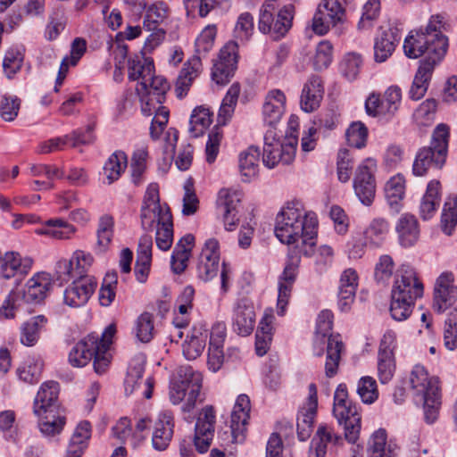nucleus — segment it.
Masks as SVG:
<instances>
[{
	"mask_svg": "<svg viewBox=\"0 0 457 457\" xmlns=\"http://www.w3.org/2000/svg\"><path fill=\"white\" fill-rule=\"evenodd\" d=\"M410 384L416 396L436 395L439 392L437 379L429 377L425 368L421 365L413 367L410 375Z\"/></svg>",
	"mask_w": 457,
	"mask_h": 457,
	"instance_id": "c85d7f7f",
	"label": "nucleus"
},
{
	"mask_svg": "<svg viewBox=\"0 0 457 457\" xmlns=\"http://www.w3.org/2000/svg\"><path fill=\"white\" fill-rule=\"evenodd\" d=\"M52 278L46 272L37 273L30 278L26 287L22 291H15L21 294V301L27 303H38L47 295L52 287Z\"/></svg>",
	"mask_w": 457,
	"mask_h": 457,
	"instance_id": "5701e85b",
	"label": "nucleus"
},
{
	"mask_svg": "<svg viewBox=\"0 0 457 457\" xmlns=\"http://www.w3.org/2000/svg\"><path fill=\"white\" fill-rule=\"evenodd\" d=\"M202 71V62L199 57H191L179 72L176 81L175 91L179 98L187 96L193 80L199 76Z\"/></svg>",
	"mask_w": 457,
	"mask_h": 457,
	"instance_id": "72a5a7b5",
	"label": "nucleus"
},
{
	"mask_svg": "<svg viewBox=\"0 0 457 457\" xmlns=\"http://www.w3.org/2000/svg\"><path fill=\"white\" fill-rule=\"evenodd\" d=\"M380 11L379 0H368L362 7V13L357 24L360 31L370 30L373 28Z\"/></svg>",
	"mask_w": 457,
	"mask_h": 457,
	"instance_id": "5fc2aeb1",
	"label": "nucleus"
},
{
	"mask_svg": "<svg viewBox=\"0 0 457 457\" xmlns=\"http://www.w3.org/2000/svg\"><path fill=\"white\" fill-rule=\"evenodd\" d=\"M156 235L155 242L157 247L162 251H167L170 248L173 242V222L171 212L164 213L155 218Z\"/></svg>",
	"mask_w": 457,
	"mask_h": 457,
	"instance_id": "ea45409f",
	"label": "nucleus"
},
{
	"mask_svg": "<svg viewBox=\"0 0 457 457\" xmlns=\"http://www.w3.org/2000/svg\"><path fill=\"white\" fill-rule=\"evenodd\" d=\"M423 283L415 269L410 264H402L395 272L391 291L390 313L394 320L403 321L411 314L415 302L421 298Z\"/></svg>",
	"mask_w": 457,
	"mask_h": 457,
	"instance_id": "7ed1b4c3",
	"label": "nucleus"
},
{
	"mask_svg": "<svg viewBox=\"0 0 457 457\" xmlns=\"http://www.w3.org/2000/svg\"><path fill=\"white\" fill-rule=\"evenodd\" d=\"M317 229L316 214L307 212L300 201H292L278 214L274 230L281 243L309 257L315 252Z\"/></svg>",
	"mask_w": 457,
	"mask_h": 457,
	"instance_id": "f03ea898",
	"label": "nucleus"
},
{
	"mask_svg": "<svg viewBox=\"0 0 457 457\" xmlns=\"http://www.w3.org/2000/svg\"><path fill=\"white\" fill-rule=\"evenodd\" d=\"M444 344L450 351L457 348V309L452 311L445 320Z\"/></svg>",
	"mask_w": 457,
	"mask_h": 457,
	"instance_id": "774afa93",
	"label": "nucleus"
},
{
	"mask_svg": "<svg viewBox=\"0 0 457 457\" xmlns=\"http://www.w3.org/2000/svg\"><path fill=\"white\" fill-rule=\"evenodd\" d=\"M128 164L127 155L122 151H116L110 155L104 165V175L106 177L107 183L112 184L118 180L122 172H124Z\"/></svg>",
	"mask_w": 457,
	"mask_h": 457,
	"instance_id": "49530a36",
	"label": "nucleus"
},
{
	"mask_svg": "<svg viewBox=\"0 0 457 457\" xmlns=\"http://www.w3.org/2000/svg\"><path fill=\"white\" fill-rule=\"evenodd\" d=\"M113 219L110 215L105 214L99 219L96 231V250L99 253L105 252L110 245L113 236Z\"/></svg>",
	"mask_w": 457,
	"mask_h": 457,
	"instance_id": "603ef678",
	"label": "nucleus"
},
{
	"mask_svg": "<svg viewBox=\"0 0 457 457\" xmlns=\"http://www.w3.org/2000/svg\"><path fill=\"white\" fill-rule=\"evenodd\" d=\"M449 128L439 124L435 129L429 146L420 148L412 165L415 176H424L431 168L441 169L445 162L448 148Z\"/></svg>",
	"mask_w": 457,
	"mask_h": 457,
	"instance_id": "39448f33",
	"label": "nucleus"
},
{
	"mask_svg": "<svg viewBox=\"0 0 457 457\" xmlns=\"http://www.w3.org/2000/svg\"><path fill=\"white\" fill-rule=\"evenodd\" d=\"M357 393L364 403H372L378 397L376 380L370 376L360 378L357 385Z\"/></svg>",
	"mask_w": 457,
	"mask_h": 457,
	"instance_id": "338daca9",
	"label": "nucleus"
},
{
	"mask_svg": "<svg viewBox=\"0 0 457 457\" xmlns=\"http://www.w3.org/2000/svg\"><path fill=\"white\" fill-rule=\"evenodd\" d=\"M97 286L95 278H79L75 279L63 293L64 303L77 308L87 303Z\"/></svg>",
	"mask_w": 457,
	"mask_h": 457,
	"instance_id": "6ab92c4d",
	"label": "nucleus"
},
{
	"mask_svg": "<svg viewBox=\"0 0 457 457\" xmlns=\"http://www.w3.org/2000/svg\"><path fill=\"white\" fill-rule=\"evenodd\" d=\"M24 54L17 47H12L5 52L3 60V71L8 79H12L21 69Z\"/></svg>",
	"mask_w": 457,
	"mask_h": 457,
	"instance_id": "4d7b16f0",
	"label": "nucleus"
},
{
	"mask_svg": "<svg viewBox=\"0 0 457 457\" xmlns=\"http://www.w3.org/2000/svg\"><path fill=\"white\" fill-rule=\"evenodd\" d=\"M273 4H264L261 10L258 21V29L270 35L273 39L278 40L290 29L294 18V6L287 4L282 7L275 19L272 11Z\"/></svg>",
	"mask_w": 457,
	"mask_h": 457,
	"instance_id": "6e6552de",
	"label": "nucleus"
},
{
	"mask_svg": "<svg viewBox=\"0 0 457 457\" xmlns=\"http://www.w3.org/2000/svg\"><path fill=\"white\" fill-rule=\"evenodd\" d=\"M385 194L391 210L395 213H398L405 194L404 178L400 174L391 178L386 184Z\"/></svg>",
	"mask_w": 457,
	"mask_h": 457,
	"instance_id": "a19ab883",
	"label": "nucleus"
},
{
	"mask_svg": "<svg viewBox=\"0 0 457 457\" xmlns=\"http://www.w3.org/2000/svg\"><path fill=\"white\" fill-rule=\"evenodd\" d=\"M21 99L16 96L4 95L0 99V116L4 121H13L21 109Z\"/></svg>",
	"mask_w": 457,
	"mask_h": 457,
	"instance_id": "e2e57ef3",
	"label": "nucleus"
},
{
	"mask_svg": "<svg viewBox=\"0 0 457 457\" xmlns=\"http://www.w3.org/2000/svg\"><path fill=\"white\" fill-rule=\"evenodd\" d=\"M216 37V27L214 25L206 26L195 42V54L192 57H199V61L212 49Z\"/></svg>",
	"mask_w": 457,
	"mask_h": 457,
	"instance_id": "864d4df0",
	"label": "nucleus"
},
{
	"mask_svg": "<svg viewBox=\"0 0 457 457\" xmlns=\"http://www.w3.org/2000/svg\"><path fill=\"white\" fill-rule=\"evenodd\" d=\"M274 316L271 312H265L255 334V351L257 355L263 356L270 349L272 337V322Z\"/></svg>",
	"mask_w": 457,
	"mask_h": 457,
	"instance_id": "e433bc0d",
	"label": "nucleus"
},
{
	"mask_svg": "<svg viewBox=\"0 0 457 457\" xmlns=\"http://www.w3.org/2000/svg\"><path fill=\"white\" fill-rule=\"evenodd\" d=\"M333 415L339 425L344 426L345 438L348 443L354 444L359 439L361 431V415L353 403L342 405L341 410L333 407Z\"/></svg>",
	"mask_w": 457,
	"mask_h": 457,
	"instance_id": "412c9836",
	"label": "nucleus"
},
{
	"mask_svg": "<svg viewBox=\"0 0 457 457\" xmlns=\"http://www.w3.org/2000/svg\"><path fill=\"white\" fill-rule=\"evenodd\" d=\"M233 330L239 336L250 335L255 324V312L253 306L245 299L239 300L234 308L232 318Z\"/></svg>",
	"mask_w": 457,
	"mask_h": 457,
	"instance_id": "a878e982",
	"label": "nucleus"
},
{
	"mask_svg": "<svg viewBox=\"0 0 457 457\" xmlns=\"http://www.w3.org/2000/svg\"><path fill=\"white\" fill-rule=\"evenodd\" d=\"M179 380L171 382L170 388V399L173 404H179L187 395V398L182 411L187 412L193 410L200 395L202 388V374L187 367L180 370Z\"/></svg>",
	"mask_w": 457,
	"mask_h": 457,
	"instance_id": "0eeeda50",
	"label": "nucleus"
},
{
	"mask_svg": "<svg viewBox=\"0 0 457 457\" xmlns=\"http://www.w3.org/2000/svg\"><path fill=\"white\" fill-rule=\"evenodd\" d=\"M169 88L170 84L166 79L162 76H154V71H152L150 76L139 83L137 92V94L144 93L165 101L166 93Z\"/></svg>",
	"mask_w": 457,
	"mask_h": 457,
	"instance_id": "a18cd8bd",
	"label": "nucleus"
},
{
	"mask_svg": "<svg viewBox=\"0 0 457 457\" xmlns=\"http://www.w3.org/2000/svg\"><path fill=\"white\" fill-rule=\"evenodd\" d=\"M237 68V53L235 45H225L213 62L212 80L219 85L227 84L234 76Z\"/></svg>",
	"mask_w": 457,
	"mask_h": 457,
	"instance_id": "f3484780",
	"label": "nucleus"
},
{
	"mask_svg": "<svg viewBox=\"0 0 457 457\" xmlns=\"http://www.w3.org/2000/svg\"><path fill=\"white\" fill-rule=\"evenodd\" d=\"M457 301V287L452 272L442 273L436 280L432 308L437 313L450 309Z\"/></svg>",
	"mask_w": 457,
	"mask_h": 457,
	"instance_id": "f8f14e48",
	"label": "nucleus"
},
{
	"mask_svg": "<svg viewBox=\"0 0 457 457\" xmlns=\"http://www.w3.org/2000/svg\"><path fill=\"white\" fill-rule=\"evenodd\" d=\"M445 27V16L435 14L429 18L426 27L411 30L405 37L403 50L406 56L415 59L427 54L420 61L409 90V96L414 101L425 96L435 67L447 53L448 37L443 33Z\"/></svg>",
	"mask_w": 457,
	"mask_h": 457,
	"instance_id": "f257e3e1",
	"label": "nucleus"
},
{
	"mask_svg": "<svg viewBox=\"0 0 457 457\" xmlns=\"http://www.w3.org/2000/svg\"><path fill=\"white\" fill-rule=\"evenodd\" d=\"M345 137L350 146L361 149L366 145L368 129L361 121L353 122L346 129Z\"/></svg>",
	"mask_w": 457,
	"mask_h": 457,
	"instance_id": "13d9d810",
	"label": "nucleus"
},
{
	"mask_svg": "<svg viewBox=\"0 0 457 457\" xmlns=\"http://www.w3.org/2000/svg\"><path fill=\"white\" fill-rule=\"evenodd\" d=\"M76 231V228L62 219L48 220L39 234L46 235L55 239H68Z\"/></svg>",
	"mask_w": 457,
	"mask_h": 457,
	"instance_id": "09e8293b",
	"label": "nucleus"
},
{
	"mask_svg": "<svg viewBox=\"0 0 457 457\" xmlns=\"http://www.w3.org/2000/svg\"><path fill=\"white\" fill-rule=\"evenodd\" d=\"M323 85L320 77L312 76L303 85L300 105L305 112L315 111L320 104L323 97Z\"/></svg>",
	"mask_w": 457,
	"mask_h": 457,
	"instance_id": "7c9ffc66",
	"label": "nucleus"
},
{
	"mask_svg": "<svg viewBox=\"0 0 457 457\" xmlns=\"http://www.w3.org/2000/svg\"><path fill=\"white\" fill-rule=\"evenodd\" d=\"M32 264L31 258H22L16 252H6L0 265V274L6 279L15 276H24L30 270Z\"/></svg>",
	"mask_w": 457,
	"mask_h": 457,
	"instance_id": "c756f323",
	"label": "nucleus"
},
{
	"mask_svg": "<svg viewBox=\"0 0 457 457\" xmlns=\"http://www.w3.org/2000/svg\"><path fill=\"white\" fill-rule=\"evenodd\" d=\"M209 332L204 325H195L182 345L184 356L187 360H195L199 357L205 348Z\"/></svg>",
	"mask_w": 457,
	"mask_h": 457,
	"instance_id": "473e14b6",
	"label": "nucleus"
},
{
	"mask_svg": "<svg viewBox=\"0 0 457 457\" xmlns=\"http://www.w3.org/2000/svg\"><path fill=\"white\" fill-rule=\"evenodd\" d=\"M254 32V18L248 12H242L237 19L233 29V41L228 45H235V50L239 45H245Z\"/></svg>",
	"mask_w": 457,
	"mask_h": 457,
	"instance_id": "58836bf2",
	"label": "nucleus"
},
{
	"mask_svg": "<svg viewBox=\"0 0 457 457\" xmlns=\"http://www.w3.org/2000/svg\"><path fill=\"white\" fill-rule=\"evenodd\" d=\"M368 457H396V446L386 441V432L379 428L370 437L367 445Z\"/></svg>",
	"mask_w": 457,
	"mask_h": 457,
	"instance_id": "c9c22d12",
	"label": "nucleus"
},
{
	"mask_svg": "<svg viewBox=\"0 0 457 457\" xmlns=\"http://www.w3.org/2000/svg\"><path fill=\"white\" fill-rule=\"evenodd\" d=\"M240 202V192L228 188H222L219 191L217 206L222 212L224 226L227 230H233L239 220L237 214Z\"/></svg>",
	"mask_w": 457,
	"mask_h": 457,
	"instance_id": "aec40b11",
	"label": "nucleus"
},
{
	"mask_svg": "<svg viewBox=\"0 0 457 457\" xmlns=\"http://www.w3.org/2000/svg\"><path fill=\"white\" fill-rule=\"evenodd\" d=\"M401 39L397 27H381L374 42V59L377 62H385L394 53Z\"/></svg>",
	"mask_w": 457,
	"mask_h": 457,
	"instance_id": "b1692460",
	"label": "nucleus"
},
{
	"mask_svg": "<svg viewBox=\"0 0 457 457\" xmlns=\"http://www.w3.org/2000/svg\"><path fill=\"white\" fill-rule=\"evenodd\" d=\"M376 169V161L372 158H367L356 170L353 188L360 201L365 205H370L375 197L376 184L374 172Z\"/></svg>",
	"mask_w": 457,
	"mask_h": 457,
	"instance_id": "9b49d317",
	"label": "nucleus"
},
{
	"mask_svg": "<svg viewBox=\"0 0 457 457\" xmlns=\"http://www.w3.org/2000/svg\"><path fill=\"white\" fill-rule=\"evenodd\" d=\"M395 230L402 246H412L419 239L420 228L414 215L405 213L398 220Z\"/></svg>",
	"mask_w": 457,
	"mask_h": 457,
	"instance_id": "f704fd0d",
	"label": "nucleus"
},
{
	"mask_svg": "<svg viewBox=\"0 0 457 457\" xmlns=\"http://www.w3.org/2000/svg\"><path fill=\"white\" fill-rule=\"evenodd\" d=\"M286 96L279 89L270 90L262 105V119L265 124L275 129L285 112Z\"/></svg>",
	"mask_w": 457,
	"mask_h": 457,
	"instance_id": "393cba45",
	"label": "nucleus"
},
{
	"mask_svg": "<svg viewBox=\"0 0 457 457\" xmlns=\"http://www.w3.org/2000/svg\"><path fill=\"white\" fill-rule=\"evenodd\" d=\"M362 62L363 61L361 54L357 53L346 54L340 64L343 76L349 80L355 79L361 71Z\"/></svg>",
	"mask_w": 457,
	"mask_h": 457,
	"instance_id": "680f3d73",
	"label": "nucleus"
},
{
	"mask_svg": "<svg viewBox=\"0 0 457 457\" xmlns=\"http://www.w3.org/2000/svg\"><path fill=\"white\" fill-rule=\"evenodd\" d=\"M358 274L354 269L345 270L339 279L338 308L341 312H348L355 299L358 287Z\"/></svg>",
	"mask_w": 457,
	"mask_h": 457,
	"instance_id": "cd10ccee",
	"label": "nucleus"
},
{
	"mask_svg": "<svg viewBox=\"0 0 457 457\" xmlns=\"http://www.w3.org/2000/svg\"><path fill=\"white\" fill-rule=\"evenodd\" d=\"M395 270V262L391 255L379 256L374 269V278L378 283L386 284L391 278Z\"/></svg>",
	"mask_w": 457,
	"mask_h": 457,
	"instance_id": "0e129e2a",
	"label": "nucleus"
},
{
	"mask_svg": "<svg viewBox=\"0 0 457 457\" xmlns=\"http://www.w3.org/2000/svg\"><path fill=\"white\" fill-rule=\"evenodd\" d=\"M301 255L303 254V252H300V249L288 248L287 262L281 277L283 283L293 285L297 275L298 267L301 262Z\"/></svg>",
	"mask_w": 457,
	"mask_h": 457,
	"instance_id": "052dcab7",
	"label": "nucleus"
},
{
	"mask_svg": "<svg viewBox=\"0 0 457 457\" xmlns=\"http://www.w3.org/2000/svg\"><path fill=\"white\" fill-rule=\"evenodd\" d=\"M215 411L212 406L207 405L198 415L195 428L194 443L197 451L201 453H206L211 445L215 427Z\"/></svg>",
	"mask_w": 457,
	"mask_h": 457,
	"instance_id": "dca6fc26",
	"label": "nucleus"
},
{
	"mask_svg": "<svg viewBox=\"0 0 457 457\" xmlns=\"http://www.w3.org/2000/svg\"><path fill=\"white\" fill-rule=\"evenodd\" d=\"M260 151L255 146L248 147L239 156V169L244 181H249L258 173Z\"/></svg>",
	"mask_w": 457,
	"mask_h": 457,
	"instance_id": "de8ad7c7",
	"label": "nucleus"
},
{
	"mask_svg": "<svg viewBox=\"0 0 457 457\" xmlns=\"http://www.w3.org/2000/svg\"><path fill=\"white\" fill-rule=\"evenodd\" d=\"M401 100V88L397 86L389 87L381 98L380 112L384 117H393L399 109Z\"/></svg>",
	"mask_w": 457,
	"mask_h": 457,
	"instance_id": "3c124183",
	"label": "nucleus"
},
{
	"mask_svg": "<svg viewBox=\"0 0 457 457\" xmlns=\"http://www.w3.org/2000/svg\"><path fill=\"white\" fill-rule=\"evenodd\" d=\"M318 396L317 386L311 383L308 386V397L297 416V436L300 441L307 440L312 432L314 419L317 415Z\"/></svg>",
	"mask_w": 457,
	"mask_h": 457,
	"instance_id": "2eb2a0df",
	"label": "nucleus"
},
{
	"mask_svg": "<svg viewBox=\"0 0 457 457\" xmlns=\"http://www.w3.org/2000/svg\"><path fill=\"white\" fill-rule=\"evenodd\" d=\"M168 15V8L162 2L155 3L146 9L144 26L148 30H154L158 24L162 22Z\"/></svg>",
	"mask_w": 457,
	"mask_h": 457,
	"instance_id": "bf43d9fd",
	"label": "nucleus"
},
{
	"mask_svg": "<svg viewBox=\"0 0 457 457\" xmlns=\"http://www.w3.org/2000/svg\"><path fill=\"white\" fill-rule=\"evenodd\" d=\"M59 384L55 381L45 382L41 386L34 401V413L40 415L46 411L58 410L57 399Z\"/></svg>",
	"mask_w": 457,
	"mask_h": 457,
	"instance_id": "2f4dec72",
	"label": "nucleus"
},
{
	"mask_svg": "<svg viewBox=\"0 0 457 457\" xmlns=\"http://www.w3.org/2000/svg\"><path fill=\"white\" fill-rule=\"evenodd\" d=\"M333 326V313L329 310H323L318 316L316 325L315 343L320 341L325 342L327 339V356L325 362V374L328 378H333L337 374L339 362L341 360V353L344 350V343L339 336L330 334Z\"/></svg>",
	"mask_w": 457,
	"mask_h": 457,
	"instance_id": "423d86ee",
	"label": "nucleus"
},
{
	"mask_svg": "<svg viewBox=\"0 0 457 457\" xmlns=\"http://www.w3.org/2000/svg\"><path fill=\"white\" fill-rule=\"evenodd\" d=\"M145 371V361L143 358L129 366L125 381V393L129 395H137V396L150 399L153 394L154 381L152 378H143Z\"/></svg>",
	"mask_w": 457,
	"mask_h": 457,
	"instance_id": "4468645a",
	"label": "nucleus"
},
{
	"mask_svg": "<svg viewBox=\"0 0 457 457\" xmlns=\"http://www.w3.org/2000/svg\"><path fill=\"white\" fill-rule=\"evenodd\" d=\"M116 333L114 324H110L99 337L96 334H89L78 342L69 353V362L73 367H84L94 358V370L97 374L106 371L110 364L108 351Z\"/></svg>",
	"mask_w": 457,
	"mask_h": 457,
	"instance_id": "20e7f679",
	"label": "nucleus"
},
{
	"mask_svg": "<svg viewBox=\"0 0 457 457\" xmlns=\"http://www.w3.org/2000/svg\"><path fill=\"white\" fill-rule=\"evenodd\" d=\"M174 432V418L170 411H162L154 419L152 445L156 451H164Z\"/></svg>",
	"mask_w": 457,
	"mask_h": 457,
	"instance_id": "4be33fe9",
	"label": "nucleus"
},
{
	"mask_svg": "<svg viewBox=\"0 0 457 457\" xmlns=\"http://www.w3.org/2000/svg\"><path fill=\"white\" fill-rule=\"evenodd\" d=\"M212 121V112H211L208 108L198 106L194 109L191 114L189 131L193 137H198L204 134Z\"/></svg>",
	"mask_w": 457,
	"mask_h": 457,
	"instance_id": "8fccbe9b",
	"label": "nucleus"
},
{
	"mask_svg": "<svg viewBox=\"0 0 457 457\" xmlns=\"http://www.w3.org/2000/svg\"><path fill=\"white\" fill-rule=\"evenodd\" d=\"M154 318L149 312L142 313L137 320L136 337L142 343H148L154 337Z\"/></svg>",
	"mask_w": 457,
	"mask_h": 457,
	"instance_id": "69168bd1",
	"label": "nucleus"
},
{
	"mask_svg": "<svg viewBox=\"0 0 457 457\" xmlns=\"http://www.w3.org/2000/svg\"><path fill=\"white\" fill-rule=\"evenodd\" d=\"M342 0H322L312 18V28L315 34L326 35L330 27L343 23L345 10Z\"/></svg>",
	"mask_w": 457,
	"mask_h": 457,
	"instance_id": "9d476101",
	"label": "nucleus"
},
{
	"mask_svg": "<svg viewBox=\"0 0 457 457\" xmlns=\"http://www.w3.org/2000/svg\"><path fill=\"white\" fill-rule=\"evenodd\" d=\"M341 443V436L335 433L333 428L320 424L312 439L308 457H325L328 445H337Z\"/></svg>",
	"mask_w": 457,
	"mask_h": 457,
	"instance_id": "bb28decb",
	"label": "nucleus"
},
{
	"mask_svg": "<svg viewBox=\"0 0 457 457\" xmlns=\"http://www.w3.org/2000/svg\"><path fill=\"white\" fill-rule=\"evenodd\" d=\"M239 94L240 86L238 83L232 84L228 89L219 110V118L223 120L224 124L232 117Z\"/></svg>",
	"mask_w": 457,
	"mask_h": 457,
	"instance_id": "6e6d98bb",
	"label": "nucleus"
},
{
	"mask_svg": "<svg viewBox=\"0 0 457 457\" xmlns=\"http://www.w3.org/2000/svg\"><path fill=\"white\" fill-rule=\"evenodd\" d=\"M38 417V428L44 436L53 437L59 435L66 423L65 416L59 410L46 411Z\"/></svg>",
	"mask_w": 457,
	"mask_h": 457,
	"instance_id": "4c0bfd02",
	"label": "nucleus"
},
{
	"mask_svg": "<svg viewBox=\"0 0 457 457\" xmlns=\"http://www.w3.org/2000/svg\"><path fill=\"white\" fill-rule=\"evenodd\" d=\"M165 210L170 212L167 204L160 203L159 187L155 183L147 187L141 208V226L145 230H151L155 223V218L160 217Z\"/></svg>",
	"mask_w": 457,
	"mask_h": 457,
	"instance_id": "ddd939ff",
	"label": "nucleus"
},
{
	"mask_svg": "<svg viewBox=\"0 0 457 457\" xmlns=\"http://www.w3.org/2000/svg\"><path fill=\"white\" fill-rule=\"evenodd\" d=\"M389 222L384 218L373 219L363 231V238L371 247H380L389 232Z\"/></svg>",
	"mask_w": 457,
	"mask_h": 457,
	"instance_id": "c03bdc74",
	"label": "nucleus"
},
{
	"mask_svg": "<svg viewBox=\"0 0 457 457\" xmlns=\"http://www.w3.org/2000/svg\"><path fill=\"white\" fill-rule=\"evenodd\" d=\"M296 144V139L283 143L275 129L267 130L264 135L262 154L264 165L271 169L278 163L285 165L291 163L295 155Z\"/></svg>",
	"mask_w": 457,
	"mask_h": 457,
	"instance_id": "1a4fd4ad",
	"label": "nucleus"
},
{
	"mask_svg": "<svg viewBox=\"0 0 457 457\" xmlns=\"http://www.w3.org/2000/svg\"><path fill=\"white\" fill-rule=\"evenodd\" d=\"M46 322L47 319L44 315H37L22 323L21 327V343L26 346L35 345Z\"/></svg>",
	"mask_w": 457,
	"mask_h": 457,
	"instance_id": "79ce46f5",
	"label": "nucleus"
},
{
	"mask_svg": "<svg viewBox=\"0 0 457 457\" xmlns=\"http://www.w3.org/2000/svg\"><path fill=\"white\" fill-rule=\"evenodd\" d=\"M250 410L249 397L246 395H240L231 413L230 429L233 443L241 444L245 441Z\"/></svg>",
	"mask_w": 457,
	"mask_h": 457,
	"instance_id": "a211bd4d",
	"label": "nucleus"
},
{
	"mask_svg": "<svg viewBox=\"0 0 457 457\" xmlns=\"http://www.w3.org/2000/svg\"><path fill=\"white\" fill-rule=\"evenodd\" d=\"M439 187L440 183L437 180H431L428 184L426 193L420 204V215L423 220L430 219L440 204Z\"/></svg>",
	"mask_w": 457,
	"mask_h": 457,
	"instance_id": "37998d69",
	"label": "nucleus"
}]
</instances>
